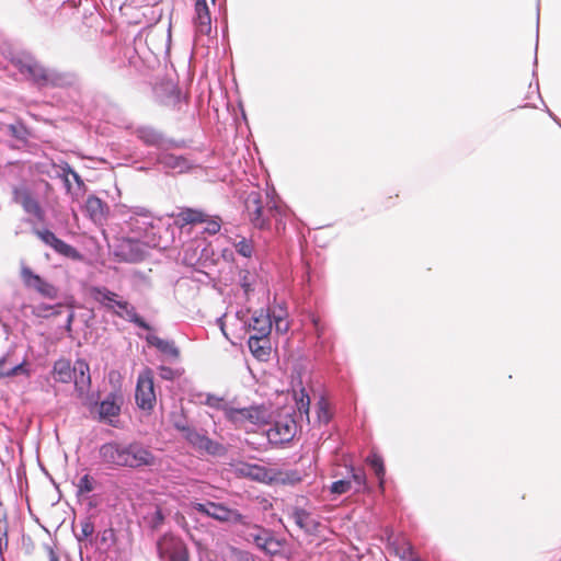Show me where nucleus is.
<instances>
[{"instance_id": "nucleus-1", "label": "nucleus", "mask_w": 561, "mask_h": 561, "mask_svg": "<svg viewBox=\"0 0 561 561\" xmlns=\"http://www.w3.org/2000/svg\"><path fill=\"white\" fill-rule=\"evenodd\" d=\"M20 72L39 88H65L76 80L72 72L47 68L33 59L21 62Z\"/></svg>"}, {"instance_id": "nucleus-2", "label": "nucleus", "mask_w": 561, "mask_h": 561, "mask_svg": "<svg viewBox=\"0 0 561 561\" xmlns=\"http://www.w3.org/2000/svg\"><path fill=\"white\" fill-rule=\"evenodd\" d=\"M90 293L96 302L117 317L125 318L141 329L151 330V327L136 312L135 307L118 294L106 287H92Z\"/></svg>"}, {"instance_id": "nucleus-3", "label": "nucleus", "mask_w": 561, "mask_h": 561, "mask_svg": "<svg viewBox=\"0 0 561 561\" xmlns=\"http://www.w3.org/2000/svg\"><path fill=\"white\" fill-rule=\"evenodd\" d=\"M239 526L241 528L238 535L247 542L254 543L260 550L268 554H275L279 551L280 542L270 529L251 523L244 515L243 523H239Z\"/></svg>"}, {"instance_id": "nucleus-4", "label": "nucleus", "mask_w": 561, "mask_h": 561, "mask_svg": "<svg viewBox=\"0 0 561 561\" xmlns=\"http://www.w3.org/2000/svg\"><path fill=\"white\" fill-rule=\"evenodd\" d=\"M190 507L219 523L239 525L243 523V514L236 508H230L220 502L206 501L204 503L191 502Z\"/></svg>"}, {"instance_id": "nucleus-5", "label": "nucleus", "mask_w": 561, "mask_h": 561, "mask_svg": "<svg viewBox=\"0 0 561 561\" xmlns=\"http://www.w3.org/2000/svg\"><path fill=\"white\" fill-rule=\"evenodd\" d=\"M245 210L253 227L266 229L270 227L271 217L275 215L273 207H264L262 195L259 192H251L245 198Z\"/></svg>"}, {"instance_id": "nucleus-6", "label": "nucleus", "mask_w": 561, "mask_h": 561, "mask_svg": "<svg viewBox=\"0 0 561 561\" xmlns=\"http://www.w3.org/2000/svg\"><path fill=\"white\" fill-rule=\"evenodd\" d=\"M157 549L162 561H190L187 546L180 537L163 535L157 542Z\"/></svg>"}, {"instance_id": "nucleus-7", "label": "nucleus", "mask_w": 561, "mask_h": 561, "mask_svg": "<svg viewBox=\"0 0 561 561\" xmlns=\"http://www.w3.org/2000/svg\"><path fill=\"white\" fill-rule=\"evenodd\" d=\"M136 404L144 411H151L157 402L154 385H153V373L150 368L144 369L137 378Z\"/></svg>"}, {"instance_id": "nucleus-8", "label": "nucleus", "mask_w": 561, "mask_h": 561, "mask_svg": "<svg viewBox=\"0 0 561 561\" xmlns=\"http://www.w3.org/2000/svg\"><path fill=\"white\" fill-rule=\"evenodd\" d=\"M156 463V456L142 444L133 442L130 444L124 445L123 467L137 469L141 467H152Z\"/></svg>"}, {"instance_id": "nucleus-9", "label": "nucleus", "mask_w": 561, "mask_h": 561, "mask_svg": "<svg viewBox=\"0 0 561 561\" xmlns=\"http://www.w3.org/2000/svg\"><path fill=\"white\" fill-rule=\"evenodd\" d=\"M178 428L183 432L184 438L199 451L211 456H224L227 451L222 444L210 439L208 436L194 428L185 426H178Z\"/></svg>"}, {"instance_id": "nucleus-10", "label": "nucleus", "mask_w": 561, "mask_h": 561, "mask_svg": "<svg viewBox=\"0 0 561 561\" xmlns=\"http://www.w3.org/2000/svg\"><path fill=\"white\" fill-rule=\"evenodd\" d=\"M20 276L26 288L35 290L42 297L47 299H56L58 297V288L38 274H35L31 267L26 265L21 266Z\"/></svg>"}, {"instance_id": "nucleus-11", "label": "nucleus", "mask_w": 561, "mask_h": 561, "mask_svg": "<svg viewBox=\"0 0 561 561\" xmlns=\"http://www.w3.org/2000/svg\"><path fill=\"white\" fill-rule=\"evenodd\" d=\"M226 416L229 421L236 425L243 426L250 424L265 423L268 413L263 405H253L249 408L234 409L230 408L226 410Z\"/></svg>"}, {"instance_id": "nucleus-12", "label": "nucleus", "mask_w": 561, "mask_h": 561, "mask_svg": "<svg viewBox=\"0 0 561 561\" xmlns=\"http://www.w3.org/2000/svg\"><path fill=\"white\" fill-rule=\"evenodd\" d=\"M12 198L14 203L22 206L26 214L32 215L41 222L45 220V211L39 202L33 196L30 188L26 186H13Z\"/></svg>"}, {"instance_id": "nucleus-13", "label": "nucleus", "mask_w": 561, "mask_h": 561, "mask_svg": "<svg viewBox=\"0 0 561 561\" xmlns=\"http://www.w3.org/2000/svg\"><path fill=\"white\" fill-rule=\"evenodd\" d=\"M297 425L295 420L287 415L277 420L267 432V438L271 444L283 445L289 443L296 435Z\"/></svg>"}, {"instance_id": "nucleus-14", "label": "nucleus", "mask_w": 561, "mask_h": 561, "mask_svg": "<svg viewBox=\"0 0 561 561\" xmlns=\"http://www.w3.org/2000/svg\"><path fill=\"white\" fill-rule=\"evenodd\" d=\"M33 233L45 244L53 248L57 253L70 259L80 257L76 248L59 239L53 231L48 229H34Z\"/></svg>"}, {"instance_id": "nucleus-15", "label": "nucleus", "mask_w": 561, "mask_h": 561, "mask_svg": "<svg viewBox=\"0 0 561 561\" xmlns=\"http://www.w3.org/2000/svg\"><path fill=\"white\" fill-rule=\"evenodd\" d=\"M124 402L123 394L118 391L111 392L99 404L98 409L99 419L112 423V419L121 414V409Z\"/></svg>"}, {"instance_id": "nucleus-16", "label": "nucleus", "mask_w": 561, "mask_h": 561, "mask_svg": "<svg viewBox=\"0 0 561 561\" xmlns=\"http://www.w3.org/2000/svg\"><path fill=\"white\" fill-rule=\"evenodd\" d=\"M77 373L73 375L75 389L81 401L87 404L91 388L90 367L84 360L76 362Z\"/></svg>"}, {"instance_id": "nucleus-17", "label": "nucleus", "mask_w": 561, "mask_h": 561, "mask_svg": "<svg viewBox=\"0 0 561 561\" xmlns=\"http://www.w3.org/2000/svg\"><path fill=\"white\" fill-rule=\"evenodd\" d=\"M388 547L401 561H422L404 536L389 537Z\"/></svg>"}, {"instance_id": "nucleus-18", "label": "nucleus", "mask_w": 561, "mask_h": 561, "mask_svg": "<svg viewBox=\"0 0 561 561\" xmlns=\"http://www.w3.org/2000/svg\"><path fill=\"white\" fill-rule=\"evenodd\" d=\"M99 455L104 465L110 467H123L124 444L116 442L103 444L99 449Z\"/></svg>"}, {"instance_id": "nucleus-19", "label": "nucleus", "mask_w": 561, "mask_h": 561, "mask_svg": "<svg viewBox=\"0 0 561 561\" xmlns=\"http://www.w3.org/2000/svg\"><path fill=\"white\" fill-rule=\"evenodd\" d=\"M194 25L196 32L201 35H209L211 32L210 10L206 0L195 2Z\"/></svg>"}, {"instance_id": "nucleus-20", "label": "nucleus", "mask_w": 561, "mask_h": 561, "mask_svg": "<svg viewBox=\"0 0 561 561\" xmlns=\"http://www.w3.org/2000/svg\"><path fill=\"white\" fill-rule=\"evenodd\" d=\"M174 225L179 228H184L187 225L204 224L207 221V214L202 209L184 207L179 213L172 214Z\"/></svg>"}, {"instance_id": "nucleus-21", "label": "nucleus", "mask_w": 561, "mask_h": 561, "mask_svg": "<svg viewBox=\"0 0 561 561\" xmlns=\"http://www.w3.org/2000/svg\"><path fill=\"white\" fill-rule=\"evenodd\" d=\"M272 316L268 309L255 310L250 319L249 328L254 334L270 335L272 331Z\"/></svg>"}, {"instance_id": "nucleus-22", "label": "nucleus", "mask_w": 561, "mask_h": 561, "mask_svg": "<svg viewBox=\"0 0 561 561\" xmlns=\"http://www.w3.org/2000/svg\"><path fill=\"white\" fill-rule=\"evenodd\" d=\"M158 163L163 168L173 170L176 173H184L191 169L190 161L183 156H175L169 152H162L158 156Z\"/></svg>"}, {"instance_id": "nucleus-23", "label": "nucleus", "mask_w": 561, "mask_h": 561, "mask_svg": "<svg viewBox=\"0 0 561 561\" xmlns=\"http://www.w3.org/2000/svg\"><path fill=\"white\" fill-rule=\"evenodd\" d=\"M249 348L254 357L265 360L271 353L270 335L252 334L248 341Z\"/></svg>"}, {"instance_id": "nucleus-24", "label": "nucleus", "mask_w": 561, "mask_h": 561, "mask_svg": "<svg viewBox=\"0 0 561 561\" xmlns=\"http://www.w3.org/2000/svg\"><path fill=\"white\" fill-rule=\"evenodd\" d=\"M76 373V365L72 367L69 359L60 358L55 362L51 376L55 381L67 383L72 380Z\"/></svg>"}, {"instance_id": "nucleus-25", "label": "nucleus", "mask_w": 561, "mask_h": 561, "mask_svg": "<svg viewBox=\"0 0 561 561\" xmlns=\"http://www.w3.org/2000/svg\"><path fill=\"white\" fill-rule=\"evenodd\" d=\"M295 524L306 533L312 534L317 531L319 523L310 513L302 508H295L291 513Z\"/></svg>"}, {"instance_id": "nucleus-26", "label": "nucleus", "mask_w": 561, "mask_h": 561, "mask_svg": "<svg viewBox=\"0 0 561 561\" xmlns=\"http://www.w3.org/2000/svg\"><path fill=\"white\" fill-rule=\"evenodd\" d=\"M147 341L150 345L157 347L161 353L168 355L173 359L180 357V350L173 341L163 340L157 335H149Z\"/></svg>"}, {"instance_id": "nucleus-27", "label": "nucleus", "mask_w": 561, "mask_h": 561, "mask_svg": "<svg viewBox=\"0 0 561 561\" xmlns=\"http://www.w3.org/2000/svg\"><path fill=\"white\" fill-rule=\"evenodd\" d=\"M137 135L148 146L161 147L164 141L162 134L151 127L139 128Z\"/></svg>"}, {"instance_id": "nucleus-28", "label": "nucleus", "mask_w": 561, "mask_h": 561, "mask_svg": "<svg viewBox=\"0 0 561 561\" xmlns=\"http://www.w3.org/2000/svg\"><path fill=\"white\" fill-rule=\"evenodd\" d=\"M85 209L94 220H101L105 216L106 205L96 196H89L85 202Z\"/></svg>"}, {"instance_id": "nucleus-29", "label": "nucleus", "mask_w": 561, "mask_h": 561, "mask_svg": "<svg viewBox=\"0 0 561 561\" xmlns=\"http://www.w3.org/2000/svg\"><path fill=\"white\" fill-rule=\"evenodd\" d=\"M366 462L371 467L379 480V488L383 490L386 469L381 456L371 454L367 457Z\"/></svg>"}, {"instance_id": "nucleus-30", "label": "nucleus", "mask_w": 561, "mask_h": 561, "mask_svg": "<svg viewBox=\"0 0 561 561\" xmlns=\"http://www.w3.org/2000/svg\"><path fill=\"white\" fill-rule=\"evenodd\" d=\"M165 516L160 506L154 505L144 516L145 523L153 530L159 529L164 523Z\"/></svg>"}, {"instance_id": "nucleus-31", "label": "nucleus", "mask_w": 561, "mask_h": 561, "mask_svg": "<svg viewBox=\"0 0 561 561\" xmlns=\"http://www.w3.org/2000/svg\"><path fill=\"white\" fill-rule=\"evenodd\" d=\"M540 116V112H538L535 107L527 105L522 107L519 111H516L514 114L515 119L528 123H536Z\"/></svg>"}, {"instance_id": "nucleus-32", "label": "nucleus", "mask_w": 561, "mask_h": 561, "mask_svg": "<svg viewBox=\"0 0 561 561\" xmlns=\"http://www.w3.org/2000/svg\"><path fill=\"white\" fill-rule=\"evenodd\" d=\"M352 485L354 484V491L359 493L366 489V473L363 469L351 468V479Z\"/></svg>"}, {"instance_id": "nucleus-33", "label": "nucleus", "mask_w": 561, "mask_h": 561, "mask_svg": "<svg viewBox=\"0 0 561 561\" xmlns=\"http://www.w3.org/2000/svg\"><path fill=\"white\" fill-rule=\"evenodd\" d=\"M295 400L298 411L301 414L309 416L310 398L305 388H301L299 391H295Z\"/></svg>"}, {"instance_id": "nucleus-34", "label": "nucleus", "mask_w": 561, "mask_h": 561, "mask_svg": "<svg viewBox=\"0 0 561 561\" xmlns=\"http://www.w3.org/2000/svg\"><path fill=\"white\" fill-rule=\"evenodd\" d=\"M227 561H256V558L249 551L230 547L227 554Z\"/></svg>"}, {"instance_id": "nucleus-35", "label": "nucleus", "mask_w": 561, "mask_h": 561, "mask_svg": "<svg viewBox=\"0 0 561 561\" xmlns=\"http://www.w3.org/2000/svg\"><path fill=\"white\" fill-rule=\"evenodd\" d=\"M62 305L50 306L46 304H39L33 308V314L36 317L47 318L49 316H57L60 313L59 309Z\"/></svg>"}, {"instance_id": "nucleus-36", "label": "nucleus", "mask_w": 561, "mask_h": 561, "mask_svg": "<svg viewBox=\"0 0 561 561\" xmlns=\"http://www.w3.org/2000/svg\"><path fill=\"white\" fill-rule=\"evenodd\" d=\"M5 363H7V357H2L0 359V378L16 376L19 374L26 373V369L24 368V363L14 365L11 368H7Z\"/></svg>"}, {"instance_id": "nucleus-37", "label": "nucleus", "mask_w": 561, "mask_h": 561, "mask_svg": "<svg viewBox=\"0 0 561 561\" xmlns=\"http://www.w3.org/2000/svg\"><path fill=\"white\" fill-rule=\"evenodd\" d=\"M233 247L244 257H251L254 251L253 242L243 237L239 241L233 242Z\"/></svg>"}, {"instance_id": "nucleus-38", "label": "nucleus", "mask_w": 561, "mask_h": 561, "mask_svg": "<svg viewBox=\"0 0 561 561\" xmlns=\"http://www.w3.org/2000/svg\"><path fill=\"white\" fill-rule=\"evenodd\" d=\"M317 415L318 420L324 424H328L332 417L330 404L324 398H321L317 403Z\"/></svg>"}, {"instance_id": "nucleus-39", "label": "nucleus", "mask_w": 561, "mask_h": 561, "mask_svg": "<svg viewBox=\"0 0 561 561\" xmlns=\"http://www.w3.org/2000/svg\"><path fill=\"white\" fill-rule=\"evenodd\" d=\"M95 480L90 474H84L77 483L78 494L83 495L94 490Z\"/></svg>"}, {"instance_id": "nucleus-40", "label": "nucleus", "mask_w": 561, "mask_h": 561, "mask_svg": "<svg viewBox=\"0 0 561 561\" xmlns=\"http://www.w3.org/2000/svg\"><path fill=\"white\" fill-rule=\"evenodd\" d=\"M352 481L346 479V480H339V481H334L331 486H330V492L332 494H336V495H341V494H345L347 492H350L352 490Z\"/></svg>"}, {"instance_id": "nucleus-41", "label": "nucleus", "mask_w": 561, "mask_h": 561, "mask_svg": "<svg viewBox=\"0 0 561 561\" xmlns=\"http://www.w3.org/2000/svg\"><path fill=\"white\" fill-rule=\"evenodd\" d=\"M139 217L145 219H151V211L147 208H139L128 220V225L131 230L136 229V225L139 222Z\"/></svg>"}, {"instance_id": "nucleus-42", "label": "nucleus", "mask_w": 561, "mask_h": 561, "mask_svg": "<svg viewBox=\"0 0 561 561\" xmlns=\"http://www.w3.org/2000/svg\"><path fill=\"white\" fill-rule=\"evenodd\" d=\"M206 224L205 231L209 234H216L219 232L221 227V219L219 217H209L207 215V221H204Z\"/></svg>"}, {"instance_id": "nucleus-43", "label": "nucleus", "mask_w": 561, "mask_h": 561, "mask_svg": "<svg viewBox=\"0 0 561 561\" xmlns=\"http://www.w3.org/2000/svg\"><path fill=\"white\" fill-rule=\"evenodd\" d=\"M247 474L253 477L256 480H264L267 477V472L264 468L260 466H249Z\"/></svg>"}, {"instance_id": "nucleus-44", "label": "nucleus", "mask_w": 561, "mask_h": 561, "mask_svg": "<svg viewBox=\"0 0 561 561\" xmlns=\"http://www.w3.org/2000/svg\"><path fill=\"white\" fill-rule=\"evenodd\" d=\"M94 533V526L91 522L85 520L81 525V533L78 536L79 540L89 538Z\"/></svg>"}, {"instance_id": "nucleus-45", "label": "nucleus", "mask_w": 561, "mask_h": 561, "mask_svg": "<svg viewBox=\"0 0 561 561\" xmlns=\"http://www.w3.org/2000/svg\"><path fill=\"white\" fill-rule=\"evenodd\" d=\"M275 330L279 333H286L289 330L288 321L282 316H274Z\"/></svg>"}, {"instance_id": "nucleus-46", "label": "nucleus", "mask_w": 561, "mask_h": 561, "mask_svg": "<svg viewBox=\"0 0 561 561\" xmlns=\"http://www.w3.org/2000/svg\"><path fill=\"white\" fill-rule=\"evenodd\" d=\"M5 520H8V513L7 510L4 508L2 500L0 499V522Z\"/></svg>"}, {"instance_id": "nucleus-47", "label": "nucleus", "mask_w": 561, "mask_h": 561, "mask_svg": "<svg viewBox=\"0 0 561 561\" xmlns=\"http://www.w3.org/2000/svg\"><path fill=\"white\" fill-rule=\"evenodd\" d=\"M161 376L165 379L172 378V370L168 367H161Z\"/></svg>"}, {"instance_id": "nucleus-48", "label": "nucleus", "mask_w": 561, "mask_h": 561, "mask_svg": "<svg viewBox=\"0 0 561 561\" xmlns=\"http://www.w3.org/2000/svg\"><path fill=\"white\" fill-rule=\"evenodd\" d=\"M48 557L49 561H60L57 553L51 548L48 549Z\"/></svg>"}, {"instance_id": "nucleus-49", "label": "nucleus", "mask_w": 561, "mask_h": 561, "mask_svg": "<svg viewBox=\"0 0 561 561\" xmlns=\"http://www.w3.org/2000/svg\"><path fill=\"white\" fill-rule=\"evenodd\" d=\"M141 259H142V254L138 251L134 254H130V256L128 257V260H130V261H138Z\"/></svg>"}, {"instance_id": "nucleus-50", "label": "nucleus", "mask_w": 561, "mask_h": 561, "mask_svg": "<svg viewBox=\"0 0 561 561\" xmlns=\"http://www.w3.org/2000/svg\"><path fill=\"white\" fill-rule=\"evenodd\" d=\"M126 244L130 248V249H134V248H138V242L131 240V239H128L126 241Z\"/></svg>"}, {"instance_id": "nucleus-51", "label": "nucleus", "mask_w": 561, "mask_h": 561, "mask_svg": "<svg viewBox=\"0 0 561 561\" xmlns=\"http://www.w3.org/2000/svg\"><path fill=\"white\" fill-rule=\"evenodd\" d=\"M70 173H71V175H72L73 180H76L77 182H79V181H80V176L78 175V173H77V172H75V171H70Z\"/></svg>"}, {"instance_id": "nucleus-52", "label": "nucleus", "mask_w": 561, "mask_h": 561, "mask_svg": "<svg viewBox=\"0 0 561 561\" xmlns=\"http://www.w3.org/2000/svg\"><path fill=\"white\" fill-rule=\"evenodd\" d=\"M72 320H73V313H72V312H70V314L68 316V327H69V328H70V325H71Z\"/></svg>"}, {"instance_id": "nucleus-53", "label": "nucleus", "mask_w": 561, "mask_h": 561, "mask_svg": "<svg viewBox=\"0 0 561 561\" xmlns=\"http://www.w3.org/2000/svg\"><path fill=\"white\" fill-rule=\"evenodd\" d=\"M243 287H244V290L245 291H249L250 290V286L248 284H243Z\"/></svg>"}, {"instance_id": "nucleus-54", "label": "nucleus", "mask_w": 561, "mask_h": 561, "mask_svg": "<svg viewBox=\"0 0 561 561\" xmlns=\"http://www.w3.org/2000/svg\"><path fill=\"white\" fill-rule=\"evenodd\" d=\"M215 1H216V0H211V3H213V4H215Z\"/></svg>"}]
</instances>
